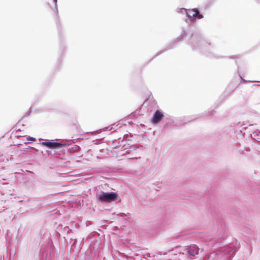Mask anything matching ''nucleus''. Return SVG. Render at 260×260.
<instances>
[{"label":"nucleus","instance_id":"nucleus-12","mask_svg":"<svg viewBox=\"0 0 260 260\" xmlns=\"http://www.w3.org/2000/svg\"><path fill=\"white\" fill-rule=\"evenodd\" d=\"M177 12L180 13L186 14L187 10L185 8H180L178 9Z\"/></svg>","mask_w":260,"mask_h":260},{"label":"nucleus","instance_id":"nucleus-15","mask_svg":"<svg viewBox=\"0 0 260 260\" xmlns=\"http://www.w3.org/2000/svg\"><path fill=\"white\" fill-rule=\"evenodd\" d=\"M27 139L28 141H34L36 140L35 138L30 137V136H29L28 138H27Z\"/></svg>","mask_w":260,"mask_h":260},{"label":"nucleus","instance_id":"nucleus-16","mask_svg":"<svg viewBox=\"0 0 260 260\" xmlns=\"http://www.w3.org/2000/svg\"><path fill=\"white\" fill-rule=\"evenodd\" d=\"M232 58H234V59H235V58H237V57H232Z\"/></svg>","mask_w":260,"mask_h":260},{"label":"nucleus","instance_id":"nucleus-7","mask_svg":"<svg viewBox=\"0 0 260 260\" xmlns=\"http://www.w3.org/2000/svg\"><path fill=\"white\" fill-rule=\"evenodd\" d=\"M164 117L162 112L157 110L154 113L152 118L151 122L153 124H156L159 122Z\"/></svg>","mask_w":260,"mask_h":260},{"label":"nucleus","instance_id":"nucleus-4","mask_svg":"<svg viewBox=\"0 0 260 260\" xmlns=\"http://www.w3.org/2000/svg\"><path fill=\"white\" fill-rule=\"evenodd\" d=\"M187 35V32L184 28H182V32L179 36H178L177 38L174 40L169 45H168L164 49L158 51L156 54L155 56L161 54L165 51L171 49L173 48V46L177 44L178 42L182 40L184 37Z\"/></svg>","mask_w":260,"mask_h":260},{"label":"nucleus","instance_id":"nucleus-3","mask_svg":"<svg viewBox=\"0 0 260 260\" xmlns=\"http://www.w3.org/2000/svg\"><path fill=\"white\" fill-rule=\"evenodd\" d=\"M72 140H61L60 142H43L41 145L45 146L50 149H56L63 146H69Z\"/></svg>","mask_w":260,"mask_h":260},{"label":"nucleus","instance_id":"nucleus-8","mask_svg":"<svg viewBox=\"0 0 260 260\" xmlns=\"http://www.w3.org/2000/svg\"><path fill=\"white\" fill-rule=\"evenodd\" d=\"M199 248L196 245H193L188 248V253L189 256L192 258L196 255L198 254Z\"/></svg>","mask_w":260,"mask_h":260},{"label":"nucleus","instance_id":"nucleus-6","mask_svg":"<svg viewBox=\"0 0 260 260\" xmlns=\"http://www.w3.org/2000/svg\"><path fill=\"white\" fill-rule=\"evenodd\" d=\"M199 13V10L196 9H192L191 10H187L186 16L187 18L186 19V22H188V21H192L196 20V17L197 16V14Z\"/></svg>","mask_w":260,"mask_h":260},{"label":"nucleus","instance_id":"nucleus-9","mask_svg":"<svg viewBox=\"0 0 260 260\" xmlns=\"http://www.w3.org/2000/svg\"><path fill=\"white\" fill-rule=\"evenodd\" d=\"M251 138L257 141V142H260V131H257L253 132L251 134Z\"/></svg>","mask_w":260,"mask_h":260},{"label":"nucleus","instance_id":"nucleus-13","mask_svg":"<svg viewBox=\"0 0 260 260\" xmlns=\"http://www.w3.org/2000/svg\"><path fill=\"white\" fill-rule=\"evenodd\" d=\"M53 2L55 4V12L56 13V14H58V9L57 5V0H53Z\"/></svg>","mask_w":260,"mask_h":260},{"label":"nucleus","instance_id":"nucleus-2","mask_svg":"<svg viewBox=\"0 0 260 260\" xmlns=\"http://www.w3.org/2000/svg\"><path fill=\"white\" fill-rule=\"evenodd\" d=\"M238 247L236 245L234 246V247L232 245L226 246L218 250L217 254L219 257L221 255L224 259H226L233 256L238 251Z\"/></svg>","mask_w":260,"mask_h":260},{"label":"nucleus","instance_id":"nucleus-10","mask_svg":"<svg viewBox=\"0 0 260 260\" xmlns=\"http://www.w3.org/2000/svg\"><path fill=\"white\" fill-rule=\"evenodd\" d=\"M109 127H107V129H108L109 131L114 132L116 131L118 128H120V126H119V124L114 123L110 126V128Z\"/></svg>","mask_w":260,"mask_h":260},{"label":"nucleus","instance_id":"nucleus-14","mask_svg":"<svg viewBox=\"0 0 260 260\" xmlns=\"http://www.w3.org/2000/svg\"><path fill=\"white\" fill-rule=\"evenodd\" d=\"M203 17V15H202V14H201L200 13V12H199V13L197 14V16H196V19L197 18H198V19H200L202 18Z\"/></svg>","mask_w":260,"mask_h":260},{"label":"nucleus","instance_id":"nucleus-11","mask_svg":"<svg viewBox=\"0 0 260 260\" xmlns=\"http://www.w3.org/2000/svg\"><path fill=\"white\" fill-rule=\"evenodd\" d=\"M80 148L79 146L75 145L69 148V151L71 152H76L80 150Z\"/></svg>","mask_w":260,"mask_h":260},{"label":"nucleus","instance_id":"nucleus-1","mask_svg":"<svg viewBox=\"0 0 260 260\" xmlns=\"http://www.w3.org/2000/svg\"><path fill=\"white\" fill-rule=\"evenodd\" d=\"M189 44L193 49H208L211 44L203 39L201 34L194 32L192 34L189 41Z\"/></svg>","mask_w":260,"mask_h":260},{"label":"nucleus","instance_id":"nucleus-5","mask_svg":"<svg viewBox=\"0 0 260 260\" xmlns=\"http://www.w3.org/2000/svg\"><path fill=\"white\" fill-rule=\"evenodd\" d=\"M117 197V194L116 192H102V193L98 196V200L101 202L109 203L114 201Z\"/></svg>","mask_w":260,"mask_h":260},{"label":"nucleus","instance_id":"nucleus-17","mask_svg":"<svg viewBox=\"0 0 260 260\" xmlns=\"http://www.w3.org/2000/svg\"><path fill=\"white\" fill-rule=\"evenodd\" d=\"M248 82H252V81H249Z\"/></svg>","mask_w":260,"mask_h":260}]
</instances>
